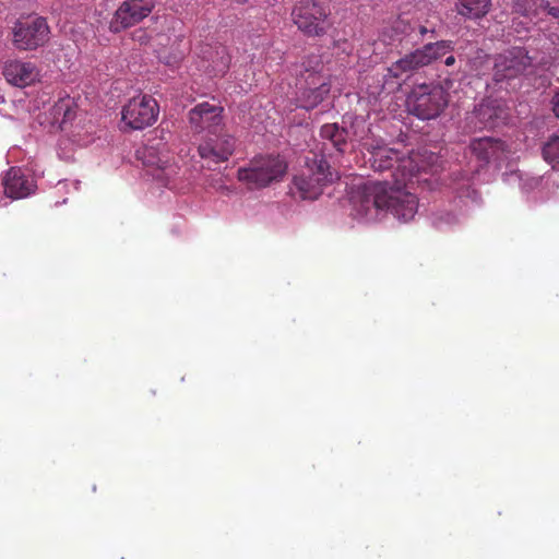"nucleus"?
Masks as SVG:
<instances>
[{
  "mask_svg": "<svg viewBox=\"0 0 559 559\" xmlns=\"http://www.w3.org/2000/svg\"><path fill=\"white\" fill-rule=\"evenodd\" d=\"M408 185L390 183L388 179L365 183L354 198L355 210L362 216L384 211L407 223L418 211V198L407 190Z\"/></svg>",
  "mask_w": 559,
  "mask_h": 559,
  "instance_id": "f257e3e1",
  "label": "nucleus"
},
{
  "mask_svg": "<svg viewBox=\"0 0 559 559\" xmlns=\"http://www.w3.org/2000/svg\"><path fill=\"white\" fill-rule=\"evenodd\" d=\"M365 165L374 173L391 178L390 183H413L414 178L426 173L435 158L427 152H403L390 147L382 140H367L362 143Z\"/></svg>",
  "mask_w": 559,
  "mask_h": 559,
  "instance_id": "f03ea898",
  "label": "nucleus"
},
{
  "mask_svg": "<svg viewBox=\"0 0 559 559\" xmlns=\"http://www.w3.org/2000/svg\"><path fill=\"white\" fill-rule=\"evenodd\" d=\"M286 171L287 163L280 155H258L237 170V179L249 190H255L281 181Z\"/></svg>",
  "mask_w": 559,
  "mask_h": 559,
  "instance_id": "7ed1b4c3",
  "label": "nucleus"
},
{
  "mask_svg": "<svg viewBox=\"0 0 559 559\" xmlns=\"http://www.w3.org/2000/svg\"><path fill=\"white\" fill-rule=\"evenodd\" d=\"M452 50L453 43L451 40L428 43L393 62L388 68V75L393 79L409 76L417 70L429 66L435 60L445 56Z\"/></svg>",
  "mask_w": 559,
  "mask_h": 559,
  "instance_id": "20e7f679",
  "label": "nucleus"
},
{
  "mask_svg": "<svg viewBox=\"0 0 559 559\" xmlns=\"http://www.w3.org/2000/svg\"><path fill=\"white\" fill-rule=\"evenodd\" d=\"M333 180L334 174L325 158L312 153V157H306L301 174L295 176L294 186L302 200H316L322 194L323 187Z\"/></svg>",
  "mask_w": 559,
  "mask_h": 559,
  "instance_id": "39448f33",
  "label": "nucleus"
},
{
  "mask_svg": "<svg viewBox=\"0 0 559 559\" xmlns=\"http://www.w3.org/2000/svg\"><path fill=\"white\" fill-rule=\"evenodd\" d=\"M409 111L421 120L439 117L449 104L448 92L438 83L415 85L407 99Z\"/></svg>",
  "mask_w": 559,
  "mask_h": 559,
  "instance_id": "423d86ee",
  "label": "nucleus"
},
{
  "mask_svg": "<svg viewBox=\"0 0 559 559\" xmlns=\"http://www.w3.org/2000/svg\"><path fill=\"white\" fill-rule=\"evenodd\" d=\"M330 10L316 0H299L292 10L297 28L309 37L324 36L331 27Z\"/></svg>",
  "mask_w": 559,
  "mask_h": 559,
  "instance_id": "0eeeda50",
  "label": "nucleus"
},
{
  "mask_svg": "<svg viewBox=\"0 0 559 559\" xmlns=\"http://www.w3.org/2000/svg\"><path fill=\"white\" fill-rule=\"evenodd\" d=\"M158 112V104L152 96L139 95L122 107L121 123L124 130H143L156 122Z\"/></svg>",
  "mask_w": 559,
  "mask_h": 559,
  "instance_id": "6e6552de",
  "label": "nucleus"
},
{
  "mask_svg": "<svg viewBox=\"0 0 559 559\" xmlns=\"http://www.w3.org/2000/svg\"><path fill=\"white\" fill-rule=\"evenodd\" d=\"M237 139L226 132L225 127L219 131L205 134L198 146L200 157L206 162L210 168L212 164L225 163L234 154Z\"/></svg>",
  "mask_w": 559,
  "mask_h": 559,
  "instance_id": "1a4fd4ad",
  "label": "nucleus"
},
{
  "mask_svg": "<svg viewBox=\"0 0 559 559\" xmlns=\"http://www.w3.org/2000/svg\"><path fill=\"white\" fill-rule=\"evenodd\" d=\"M531 66L532 58L526 49L523 47H512L495 57L492 76L496 82L511 80L525 73Z\"/></svg>",
  "mask_w": 559,
  "mask_h": 559,
  "instance_id": "9d476101",
  "label": "nucleus"
},
{
  "mask_svg": "<svg viewBox=\"0 0 559 559\" xmlns=\"http://www.w3.org/2000/svg\"><path fill=\"white\" fill-rule=\"evenodd\" d=\"M154 8V0H124L116 10L109 29L112 33H120L143 21Z\"/></svg>",
  "mask_w": 559,
  "mask_h": 559,
  "instance_id": "9b49d317",
  "label": "nucleus"
},
{
  "mask_svg": "<svg viewBox=\"0 0 559 559\" xmlns=\"http://www.w3.org/2000/svg\"><path fill=\"white\" fill-rule=\"evenodd\" d=\"M49 34V27L44 17H34L17 22L13 29V44L21 50H32L43 46Z\"/></svg>",
  "mask_w": 559,
  "mask_h": 559,
  "instance_id": "f8f14e48",
  "label": "nucleus"
},
{
  "mask_svg": "<svg viewBox=\"0 0 559 559\" xmlns=\"http://www.w3.org/2000/svg\"><path fill=\"white\" fill-rule=\"evenodd\" d=\"M508 116V108L503 100L487 98L475 107L467 119L475 130H484L504 124Z\"/></svg>",
  "mask_w": 559,
  "mask_h": 559,
  "instance_id": "ddd939ff",
  "label": "nucleus"
},
{
  "mask_svg": "<svg viewBox=\"0 0 559 559\" xmlns=\"http://www.w3.org/2000/svg\"><path fill=\"white\" fill-rule=\"evenodd\" d=\"M223 107L207 102L198 104L189 111V121L194 132L206 134L224 128Z\"/></svg>",
  "mask_w": 559,
  "mask_h": 559,
  "instance_id": "4468645a",
  "label": "nucleus"
},
{
  "mask_svg": "<svg viewBox=\"0 0 559 559\" xmlns=\"http://www.w3.org/2000/svg\"><path fill=\"white\" fill-rule=\"evenodd\" d=\"M202 68L212 78L224 76L231 62L228 48L222 44L204 45L201 49Z\"/></svg>",
  "mask_w": 559,
  "mask_h": 559,
  "instance_id": "2eb2a0df",
  "label": "nucleus"
},
{
  "mask_svg": "<svg viewBox=\"0 0 559 559\" xmlns=\"http://www.w3.org/2000/svg\"><path fill=\"white\" fill-rule=\"evenodd\" d=\"M4 194L11 199H23L36 188L33 178L19 167H11L2 178Z\"/></svg>",
  "mask_w": 559,
  "mask_h": 559,
  "instance_id": "dca6fc26",
  "label": "nucleus"
},
{
  "mask_svg": "<svg viewBox=\"0 0 559 559\" xmlns=\"http://www.w3.org/2000/svg\"><path fill=\"white\" fill-rule=\"evenodd\" d=\"M469 147L477 160L484 164L500 162L507 157L509 152L502 140L491 136L474 139Z\"/></svg>",
  "mask_w": 559,
  "mask_h": 559,
  "instance_id": "f3484780",
  "label": "nucleus"
},
{
  "mask_svg": "<svg viewBox=\"0 0 559 559\" xmlns=\"http://www.w3.org/2000/svg\"><path fill=\"white\" fill-rule=\"evenodd\" d=\"M3 75L10 84L24 87L34 83L39 72L32 62L13 60L4 66Z\"/></svg>",
  "mask_w": 559,
  "mask_h": 559,
  "instance_id": "a211bd4d",
  "label": "nucleus"
},
{
  "mask_svg": "<svg viewBox=\"0 0 559 559\" xmlns=\"http://www.w3.org/2000/svg\"><path fill=\"white\" fill-rule=\"evenodd\" d=\"M312 83L318 84L316 87L305 88L298 97V106L306 110H312L319 104L323 102L326 95L330 93V86L321 82L317 74H310Z\"/></svg>",
  "mask_w": 559,
  "mask_h": 559,
  "instance_id": "6ab92c4d",
  "label": "nucleus"
},
{
  "mask_svg": "<svg viewBox=\"0 0 559 559\" xmlns=\"http://www.w3.org/2000/svg\"><path fill=\"white\" fill-rule=\"evenodd\" d=\"M320 136L324 144L331 146L340 154H344L348 147V131L337 123H325L320 129Z\"/></svg>",
  "mask_w": 559,
  "mask_h": 559,
  "instance_id": "aec40b11",
  "label": "nucleus"
},
{
  "mask_svg": "<svg viewBox=\"0 0 559 559\" xmlns=\"http://www.w3.org/2000/svg\"><path fill=\"white\" fill-rule=\"evenodd\" d=\"M491 0H456V13L464 19L479 20L488 14Z\"/></svg>",
  "mask_w": 559,
  "mask_h": 559,
  "instance_id": "412c9836",
  "label": "nucleus"
},
{
  "mask_svg": "<svg viewBox=\"0 0 559 559\" xmlns=\"http://www.w3.org/2000/svg\"><path fill=\"white\" fill-rule=\"evenodd\" d=\"M546 0H514L513 11L524 17H528L535 24H540L544 17H539Z\"/></svg>",
  "mask_w": 559,
  "mask_h": 559,
  "instance_id": "4be33fe9",
  "label": "nucleus"
},
{
  "mask_svg": "<svg viewBox=\"0 0 559 559\" xmlns=\"http://www.w3.org/2000/svg\"><path fill=\"white\" fill-rule=\"evenodd\" d=\"M391 25L393 26V32H395L401 37L406 47L408 45H417V40H414L415 36H417L416 21L401 15L394 20Z\"/></svg>",
  "mask_w": 559,
  "mask_h": 559,
  "instance_id": "5701e85b",
  "label": "nucleus"
},
{
  "mask_svg": "<svg viewBox=\"0 0 559 559\" xmlns=\"http://www.w3.org/2000/svg\"><path fill=\"white\" fill-rule=\"evenodd\" d=\"M383 45L388 48V51H392L393 49H399L406 47L404 41L401 39V37L393 32V26L390 24L388 26H384L379 36L378 39L374 41V50L379 49V46Z\"/></svg>",
  "mask_w": 559,
  "mask_h": 559,
  "instance_id": "b1692460",
  "label": "nucleus"
},
{
  "mask_svg": "<svg viewBox=\"0 0 559 559\" xmlns=\"http://www.w3.org/2000/svg\"><path fill=\"white\" fill-rule=\"evenodd\" d=\"M543 156L546 162L559 169V135H552L543 147Z\"/></svg>",
  "mask_w": 559,
  "mask_h": 559,
  "instance_id": "393cba45",
  "label": "nucleus"
},
{
  "mask_svg": "<svg viewBox=\"0 0 559 559\" xmlns=\"http://www.w3.org/2000/svg\"><path fill=\"white\" fill-rule=\"evenodd\" d=\"M491 59L483 49H477L469 59L471 70L477 74H485L491 68Z\"/></svg>",
  "mask_w": 559,
  "mask_h": 559,
  "instance_id": "a878e982",
  "label": "nucleus"
},
{
  "mask_svg": "<svg viewBox=\"0 0 559 559\" xmlns=\"http://www.w3.org/2000/svg\"><path fill=\"white\" fill-rule=\"evenodd\" d=\"M68 183L66 180H61L57 183L53 191L50 194L51 198V206L58 207L67 203L68 198Z\"/></svg>",
  "mask_w": 559,
  "mask_h": 559,
  "instance_id": "bb28decb",
  "label": "nucleus"
},
{
  "mask_svg": "<svg viewBox=\"0 0 559 559\" xmlns=\"http://www.w3.org/2000/svg\"><path fill=\"white\" fill-rule=\"evenodd\" d=\"M539 17H544L543 23L547 21H555L559 26V7L550 5L549 1L546 0V5L543 8Z\"/></svg>",
  "mask_w": 559,
  "mask_h": 559,
  "instance_id": "cd10ccee",
  "label": "nucleus"
},
{
  "mask_svg": "<svg viewBox=\"0 0 559 559\" xmlns=\"http://www.w3.org/2000/svg\"><path fill=\"white\" fill-rule=\"evenodd\" d=\"M132 38L135 41H139L141 45L147 44L150 40V37L145 29L139 28L133 32Z\"/></svg>",
  "mask_w": 559,
  "mask_h": 559,
  "instance_id": "c85d7f7f",
  "label": "nucleus"
},
{
  "mask_svg": "<svg viewBox=\"0 0 559 559\" xmlns=\"http://www.w3.org/2000/svg\"><path fill=\"white\" fill-rule=\"evenodd\" d=\"M427 33H431V34H435V29H428L426 26L424 25H417L416 24V35L415 36V39L414 40H417V44L419 41L423 40L424 36L427 34Z\"/></svg>",
  "mask_w": 559,
  "mask_h": 559,
  "instance_id": "c756f323",
  "label": "nucleus"
},
{
  "mask_svg": "<svg viewBox=\"0 0 559 559\" xmlns=\"http://www.w3.org/2000/svg\"><path fill=\"white\" fill-rule=\"evenodd\" d=\"M552 110H554V114L557 118H559V93H557L554 97H552Z\"/></svg>",
  "mask_w": 559,
  "mask_h": 559,
  "instance_id": "7c9ffc66",
  "label": "nucleus"
},
{
  "mask_svg": "<svg viewBox=\"0 0 559 559\" xmlns=\"http://www.w3.org/2000/svg\"><path fill=\"white\" fill-rule=\"evenodd\" d=\"M455 62H456V60H455V57H454V56H449V57H447V58H445V60H444V64H445L447 67H452V66H454V64H455Z\"/></svg>",
  "mask_w": 559,
  "mask_h": 559,
  "instance_id": "2f4dec72",
  "label": "nucleus"
},
{
  "mask_svg": "<svg viewBox=\"0 0 559 559\" xmlns=\"http://www.w3.org/2000/svg\"><path fill=\"white\" fill-rule=\"evenodd\" d=\"M539 29L543 31V32H548V37L551 38L554 40V37H556L557 39H559V35L550 32L548 28L546 27H543L542 25L539 26Z\"/></svg>",
  "mask_w": 559,
  "mask_h": 559,
  "instance_id": "473e14b6",
  "label": "nucleus"
},
{
  "mask_svg": "<svg viewBox=\"0 0 559 559\" xmlns=\"http://www.w3.org/2000/svg\"><path fill=\"white\" fill-rule=\"evenodd\" d=\"M212 187L216 188V190L218 191H229L228 187L224 186V185H214V183H211Z\"/></svg>",
  "mask_w": 559,
  "mask_h": 559,
  "instance_id": "72a5a7b5",
  "label": "nucleus"
},
{
  "mask_svg": "<svg viewBox=\"0 0 559 559\" xmlns=\"http://www.w3.org/2000/svg\"><path fill=\"white\" fill-rule=\"evenodd\" d=\"M69 112H70V108H69V107H67V108L64 109V117H67Z\"/></svg>",
  "mask_w": 559,
  "mask_h": 559,
  "instance_id": "f704fd0d",
  "label": "nucleus"
}]
</instances>
